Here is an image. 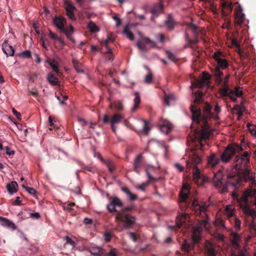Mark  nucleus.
<instances>
[{
  "label": "nucleus",
  "mask_w": 256,
  "mask_h": 256,
  "mask_svg": "<svg viewBox=\"0 0 256 256\" xmlns=\"http://www.w3.org/2000/svg\"><path fill=\"white\" fill-rule=\"evenodd\" d=\"M128 236L132 238V240L134 242H136L137 240V237L136 236V234L132 232H130L128 233Z\"/></svg>",
  "instance_id": "64"
},
{
  "label": "nucleus",
  "mask_w": 256,
  "mask_h": 256,
  "mask_svg": "<svg viewBox=\"0 0 256 256\" xmlns=\"http://www.w3.org/2000/svg\"><path fill=\"white\" fill-rule=\"evenodd\" d=\"M202 93L200 92H198L194 94L195 98L194 100L195 103H200L202 102Z\"/></svg>",
  "instance_id": "45"
},
{
  "label": "nucleus",
  "mask_w": 256,
  "mask_h": 256,
  "mask_svg": "<svg viewBox=\"0 0 256 256\" xmlns=\"http://www.w3.org/2000/svg\"><path fill=\"white\" fill-rule=\"evenodd\" d=\"M189 190L188 186H183L182 190L180 193V197L182 202H184L188 198Z\"/></svg>",
  "instance_id": "32"
},
{
  "label": "nucleus",
  "mask_w": 256,
  "mask_h": 256,
  "mask_svg": "<svg viewBox=\"0 0 256 256\" xmlns=\"http://www.w3.org/2000/svg\"><path fill=\"white\" fill-rule=\"evenodd\" d=\"M22 186L30 194L35 195L36 193V190L32 188H30L26 186H25L24 184L22 185Z\"/></svg>",
  "instance_id": "52"
},
{
  "label": "nucleus",
  "mask_w": 256,
  "mask_h": 256,
  "mask_svg": "<svg viewBox=\"0 0 256 256\" xmlns=\"http://www.w3.org/2000/svg\"><path fill=\"white\" fill-rule=\"evenodd\" d=\"M163 10V6L161 4H157L154 5L151 10V13L152 16V19L154 20L155 17L157 16L160 14L162 13Z\"/></svg>",
  "instance_id": "24"
},
{
  "label": "nucleus",
  "mask_w": 256,
  "mask_h": 256,
  "mask_svg": "<svg viewBox=\"0 0 256 256\" xmlns=\"http://www.w3.org/2000/svg\"><path fill=\"white\" fill-rule=\"evenodd\" d=\"M160 130L164 134H168L172 128V124L168 122H166L160 127Z\"/></svg>",
  "instance_id": "34"
},
{
  "label": "nucleus",
  "mask_w": 256,
  "mask_h": 256,
  "mask_svg": "<svg viewBox=\"0 0 256 256\" xmlns=\"http://www.w3.org/2000/svg\"><path fill=\"white\" fill-rule=\"evenodd\" d=\"M232 219L234 220V226L236 229L239 230L241 225L240 220L236 218H233Z\"/></svg>",
  "instance_id": "51"
},
{
  "label": "nucleus",
  "mask_w": 256,
  "mask_h": 256,
  "mask_svg": "<svg viewBox=\"0 0 256 256\" xmlns=\"http://www.w3.org/2000/svg\"><path fill=\"white\" fill-rule=\"evenodd\" d=\"M63 32H64L66 36L72 34L74 32V28L72 26H70L68 28H64V29L62 30Z\"/></svg>",
  "instance_id": "46"
},
{
  "label": "nucleus",
  "mask_w": 256,
  "mask_h": 256,
  "mask_svg": "<svg viewBox=\"0 0 256 256\" xmlns=\"http://www.w3.org/2000/svg\"><path fill=\"white\" fill-rule=\"evenodd\" d=\"M86 0H76V2L78 4L79 6L82 8H86L85 6Z\"/></svg>",
  "instance_id": "61"
},
{
  "label": "nucleus",
  "mask_w": 256,
  "mask_h": 256,
  "mask_svg": "<svg viewBox=\"0 0 256 256\" xmlns=\"http://www.w3.org/2000/svg\"><path fill=\"white\" fill-rule=\"evenodd\" d=\"M88 27L90 32H96L100 30L99 28L92 21H90L88 24Z\"/></svg>",
  "instance_id": "40"
},
{
  "label": "nucleus",
  "mask_w": 256,
  "mask_h": 256,
  "mask_svg": "<svg viewBox=\"0 0 256 256\" xmlns=\"http://www.w3.org/2000/svg\"><path fill=\"white\" fill-rule=\"evenodd\" d=\"M212 57L215 63L214 64V68L211 69L212 76L217 86H221L224 83V78L228 74L224 76L222 70L228 68V62L224 58L223 54L220 51L214 52Z\"/></svg>",
  "instance_id": "3"
},
{
  "label": "nucleus",
  "mask_w": 256,
  "mask_h": 256,
  "mask_svg": "<svg viewBox=\"0 0 256 256\" xmlns=\"http://www.w3.org/2000/svg\"><path fill=\"white\" fill-rule=\"evenodd\" d=\"M250 155L248 152H245L240 156H236L234 159L236 162L234 167L237 170L245 168L250 162Z\"/></svg>",
  "instance_id": "12"
},
{
  "label": "nucleus",
  "mask_w": 256,
  "mask_h": 256,
  "mask_svg": "<svg viewBox=\"0 0 256 256\" xmlns=\"http://www.w3.org/2000/svg\"><path fill=\"white\" fill-rule=\"evenodd\" d=\"M148 43L151 44L152 46L154 47L156 46V42H154L150 40L148 38H143V42H138L136 45L140 50L146 52V51H147V48L146 46V44H148Z\"/></svg>",
  "instance_id": "19"
},
{
  "label": "nucleus",
  "mask_w": 256,
  "mask_h": 256,
  "mask_svg": "<svg viewBox=\"0 0 256 256\" xmlns=\"http://www.w3.org/2000/svg\"><path fill=\"white\" fill-rule=\"evenodd\" d=\"M72 64L74 65V69L78 73H83L84 70L82 68V65L76 60H72Z\"/></svg>",
  "instance_id": "37"
},
{
  "label": "nucleus",
  "mask_w": 256,
  "mask_h": 256,
  "mask_svg": "<svg viewBox=\"0 0 256 256\" xmlns=\"http://www.w3.org/2000/svg\"><path fill=\"white\" fill-rule=\"evenodd\" d=\"M249 131L252 136H256V126H252L249 128Z\"/></svg>",
  "instance_id": "62"
},
{
  "label": "nucleus",
  "mask_w": 256,
  "mask_h": 256,
  "mask_svg": "<svg viewBox=\"0 0 256 256\" xmlns=\"http://www.w3.org/2000/svg\"><path fill=\"white\" fill-rule=\"evenodd\" d=\"M122 190L124 192L127 194L130 200L134 201L138 199V196L136 194L131 192L127 187L122 188Z\"/></svg>",
  "instance_id": "33"
},
{
  "label": "nucleus",
  "mask_w": 256,
  "mask_h": 256,
  "mask_svg": "<svg viewBox=\"0 0 256 256\" xmlns=\"http://www.w3.org/2000/svg\"><path fill=\"white\" fill-rule=\"evenodd\" d=\"M64 5L67 16L72 20H74L76 18L74 14V10H76V7L68 0L64 2Z\"/></svg>",
  "instance_id": "17"
},
{
  "label": "nucleus",
  "mask_w": 256,
  "mask_h": 256,
  "mask_svg": "<svg viewBox=\"0 0 256 256\" xmlns=\"http://www.w3.org/2000/svg\"><path fill=\"white\" fill-rule=\"evenodd\" d=\"M123 34L124 35L126 36L130 40H133L134 38V34L132 32H130L129 30V26L126 25L124 26Z\"/></svg>",
  "instance_id": "41"
},
{
  "label": "nucleus",
  "mask_w": 256,
  "mask_h": 256,
  "mask_svg": "<svg viewBox=\"0 0 256 256\" xmlns=\"http://www.w3.org/2000/svg\"><path fill=\"white\" fill-rule=\"evenodd\" d=\"M235 22L238 25H241L244 20L245 15L242 12V8L240 4L234 11Z\"/></svg>",
  "instance_id": "16"
},
{
  "label": "nucleus",
  "mask_w": 256,
  "mask_h": 256,
  "mask_svg": "<svg viewBox=\"0 0 256 256\" xmlns=\"http://www.w3.org/2000/svg\"><path fill=\"white\" fill-rule=\"evenodd\" d=\"M212 106L208 103L205 104L203 108V114H202L201 110L196 106L192 105L190 110L192 114V117L193 122L199 125L201 128L198 131V129L194 130L196 136L198 138L200 146V150H204V144L203 143L208 140L210 136V126L208 124V119L212 118L213 113L212 112Z\"/></svg>",
  "instance_id": "1"
},
{
  "label": "nucleus",
  "mask_w": 256,
  "mask_h": 256,
  "mask_svg": "<svg viewBox=\"0 0 256 256\" xmlns=\"http://www.w3.org/2000/svg\"><path fill=\"white\" fill-rule=\"evenodd\" d=\"M202 162V158L195 152L192 153L187 166L192 168L193 180L198 186L203 185L208 180L207 178L202 172L198 166Z\"/></svg>",
  "instance_id": "5"
},
{
  "label": "nucleus",
  "mask_w": 256,
  "mask_h": 256,
  "mask_svg": "<svg viewBox=\"0 0 256 256\" xmlns=\"http://www.w3.org/2000/svg\"><path fill=\"white\" fill-rule=\"evenodd\" d=\"M112 18L114 20H115L116 22V27H118L122 24L121 20L117 16H112Z\"/></svg>",
  "instance_id": "63"
},
{
  "label": "nucleus",
  "mask_w": 256,
  "mask_h": 256,
  "mask_svg": "<svg viewBox=\"0 0 256 256\" xmlns=\"http://www.w3.org/2000/svg\"><path fill=\"white\" fill-rule=\"evenodd\" d=\"M242 146L238 144H234L231 146H228L221 154L220 156V160L224 163H226L232 158L236 152H240L242 150Z\"/></svg>",
  "instance_id": "9"
},
{
  "label": "nucleus",
  "mask_w": 256,
  "mask_h": 256,
  "mask_svg": "<svg viewBox=\"0 0 256 256\" xmlns=\"http://www.w3.org/2000/svg\"><path fill=\"white\" fill-rule=\"evenodd\" d=\"M54 23L56 26L60 30L64 29L66 24V19L63 16H56L54 18Z\"/></svg>",
  "instance_id": "22"
},
{
  "label": "nucleus",
  "mask_w": 256,
  "mask_h": 256,
  "mask_svg": "<svg viewBox=\"0 0 256 256\" xmlns=\"http://www.w3.org/2000/svg\"><path fill=\"white\" fill-rule=\"evenodd\" d=\"M174 100V96L173 95H166L164 98V104L167 106H170V101Z\"/></svg>",
  "instance_id": "49"
},
{
  "label": "nucleus",
  "mask_w": 256,
  "mask_h": 256,
  "mask_svg": "<svg viewBox=\"0 0 256 256\" xmlns=\"http://www.w3.org/2000/svg\"><path fill=\"white\" fill-rule=\"evenodd\" d=\"M234 92V95H236L237 97H241L243 94L242 90V88L240 87L236 88Z\"/></svg>",
  "instance_id": "50"
},
{
  "label": "nucleus",
  "mask_w": 256,
  "mask_h": 256,
  "mask_svg": "<svg viewBox=\"0 0 256 256\" xmlns=\"http://www.w3.org/2000/svg\"><path fill=\"white\" fill-rule=\"evenodd\" d=\"M49 64L55 72L57 74L59 72V69L58 64L55 61L49 62Z\"/></svg>",
  "instance_id": "48"
},
{
  "label": "nucleus",
  "mask_w": 256,
  "mask_h": 256,
  "mask_svg": "<svg viewBox=\"0 0 256 256\" xmlns=\"http://www.w3.org/2000/svg\"><path fill=\"white\" fill-rule=\"evenodd\" d=\"M203 80H202L200 82H198V86L202 87L205 85H208L209 80L211 78V76L206 72H203Z\"/></svg>",
  "instance_id": "29"
},
{
  "label": "nucleus",
  "mask_w": 256,
  "mask_h": 256,
  "mask_svg": "<svg viewBox=\"0 0 256 256\" xmlns=\"http://www.w3.org/2000/svg\"><path fill=\"white\" fill-rule=\"evenodd\" d=\"M6 188L8 192L12 194L18 191V184L16 182H12L6 185Z\"/></svg>",
  "instance_id": "28"
},
{
  "label": "nucleus",
  "mask_w": 256,
  "mask_h": 256,
  "mask_svg": "<svg viewBox=\"0 0 256 256\" xmlns=\"http://www.w3.org/2000/svg\"><path fill=\"white\" fill-rule=\"evenodd\" d=\"M242 175L246 181H253L254 180V174L250 170L246 168L242 170Z\"/></svg>",
  "instance_id": "26"
},
{
  "label": "nucleus",
  "mask_w": 256,
  "mask_h": 256,
  "mask_svg": "<svg viewBox=\"0 0 256 256\" xmlns=\"http://www.w3.org/2000/svg\"><path fill=\"white\" fill-rule=\"evenodd\" d=\"M20 56L23 58H30L31 57V52L30 50H26L21 52Z\"/></svg>",
  "instance_id": "55"
},
{
  "label": "nucleus",
  "mask_w": 256,
  "mask_h": 256,
  "mask_svg": "<svg viewBox=\"0 0 256 256\" xmlns=\"http://www.w3.org/2000/svg\"><path fill=\"white\" fill-rule=\"evenodd\" d=\"M4 150H5L6 154L9 156L14 154V151L11 150V148L8 146L4 147Z\"/></svg>",
  "instance_id": "56"
},
{
  "label": "nucleus",
  "mask_w": 256,
  "mask_h": 256,
  "mask_svg": "<svg viewBox=\"0 0 256 256\" xmlns=\"http://www.w3.org/2000/svg\"><path fill=\"white\" fill-rule=\"evenodd\" d=\"M230 241L233 246L231 256H246L247 252L244 249L240 248V236L237 233L232 232L230 234Z\"/></svg>",
  "instance_id": "8"
},
{
  "label": "nucleus",
  "mask_w": 256,
  "mask_h": 256,
  "mask_svg": "<svg viewBox=\"0 0 256 256\" xmlns=\"http://www.w3.org/2000/svg\"><path fill=\"white\" fill-rule=\"evenodd\" d=\"M192 208L194 211L196 216H200L203 214L204 216H206V212L207 206L205 204L201 205L199 204L197 200L194 199L192 202Z\"/></svg>",
  "instance_id": "13"
},
{
  "label": "nucleus",
  "mask_w": 256,
  "mask_h": 256,
  "mask_svg": "<svg viewBox=\"0 0 256 256\" xmlns=\"http://www.w3.org/2000/svg\"><path fill=\"white\" fill-rule=\"evenodd\" d=\"M142 125H143V128L141 130H140L138 131V132L141 134H148L150 130V128L148 126V123L146 120H142Z\"/></svg>",
  "instance_id": "36"
},
{
  "label": "nucleus",
  "mask_w": 256,
  "mask_h": 256,
  "mask_svg": "<svg viewBox=\"0 0 256 256\" xmlns=\"http://www.w3.org/2000/svg\"><path fill=\"white\" fill-rule=\"evenodd\" d=\"M234 198H236L238 204L243 213L250 216L252 220L256 217V211L251 208L254 206L256 208V189L248 188L243 193L242 196L238 198V196L234 194Z\"/></svg>",
  "instance_id": "2"
},
{
  "label": "nucleus",
  "mask_w": 256,
  "mask_h": 256,
  "mask_svg": "<svg viewBox=\"0 0 256 256\" xmlns=\"http://www.w3.org/2000/svg\"><path fill=\"white\" fill-rule=\"evenodd\" d=\"M212 182L214 186L218 188L221 192L224 193L228 191L230 186L234 188L240 186L242 180L239 176L235 174H228L226 180H224L222 172L219 170L214 174Z\"/></svg>",
  "instance_id": "4"
},
{
  "label": "nucleus",
  "mask_w": 256,
  "mask_h": 256,
  "mask_svg": "<svg viewBox=\"0 0 256 256\" xmlns=\"http://www.w3.org/2000/svg\"><path fill=\"white\" fill-rule=\"evenodd\" d=\"M230 78V74H228L224 78V83L222 84L219 89V92L222 96H229L230 99L234 102L237 101L236 98L234 96V92L229 88L228 82Z\"/></svg>",
  "instance_id": "10"
},
{
  "label": "nucleus",
  "mask_w": 256,
  "mask_h": 256,
  "mask_svg": "<svg viewBox=\"0 0 256 256\" xmlns=\"http://www.w3.org/2000/svg\"><path fill=\"white\" fill-rule=\"evenodd\" d=\"M107 198L109 202L106 205V208L109 212L114 213L117 214L118 211L116 209V208H121L123 207L124 204L122 201L116 196H109L107 195Z\"/></svg>",
  "instance_id": "11"
},
{
  "label": "nucleus",
  "mask_w": 256,
  "mask_h": 256,
  "mask_svg": "<svg viewBox=\"0 0 256 256\" xmlns=\"http://www.w3.org/2000/svg\"><path fill=\"white\" fill-rule=\"evenodd\" d=\"M122 119V116L118 114L113 115L111 119L110 118L108 114H104L103 118V122L104 124L110 123V124H115L120 123Z\"/></svg>",
  "instance_id": "15"
},
{
  "label": "nucleus",
  "mask_w": 256,
  "mask_h": 256,
  "mask_svg": "<svg viewBox=\"0 0 256 256\" xmlns=\"http://www.w3.org/2000/svg\"><path fill=\"white\" fill-rule=\"evenodd\" d=\"M48 36L53 40H58L60 42H62L61 39L55 34L53 33L51 30H49Z\"/></svg>",
  "instance_id": "54"
},
{
  "label": "nucleus",
  "mask_w": 256,
  "mask_h": 256,
  "mask_svg": "<svg viewBox=\"0 0 256 256\" xmlns=\"http://www.w3.org/2000/svg\"><path fill=\"white\" fill-rule=\"evenodd\" d=\"M29 80L34 82L38 78V76L35 73L31 74L29 75Z\"/></svg>",
  "instance_id": "60"
},
{
  "label": "nucleus",
  "mask_w": 256,
  "mask_h": 256,
  "mask_svg": "<svg viewBox=\"0 0 256 256\" xmlns=\"http://www.w3.org/2000/svg\"><path fill=\"white\" fill-rule=\"evenodd\" d=\"M2 50L7 56H13L14 53V50L9 44L7 41H4L2 44Z\"/></svg>",
  "instance_id": "23"
},
{
  "label": "nucleus",
  "mask_w": 256,
  "mask_h": 256,
  "mask_svg": "<svg viewBox=\"0 0 256 256\" xmlns=\"http://www.w3.org/2000/svg\"><path fill=\"white\" fill-rule=\"evenodd\" d=\"M134 206H130L126 207H122L120 210L117 212L115 216L116 221L118 223L122 222L123 228L128 229L133 226L136 222V218L132 215L126 213L133 210Z\"/></svg>",
  "instance_id": "6"
},
{
  "label": "nucleus",
  "mask_w": 256,
  "mask_h": 256,
  "mask_svg": "<svg viewBox=\"0 0 256 256\" xmlns=\"http://www.w3.org/2000/svg\"><path fill=\"white\" fill-rule=\"evenodd\" d=\"M135 98L134 100V106L131 109L132 112H135L138 108L139 104L140 102V98L139 94L138 92L134 93Z\"/></svg>",
  "instance_id": "30"
},
{
  "label": "nucleus",
  "mask_w": 256,
  "mask_h": 256,
  "mask_svg": "<svg viewBox=\"0 0 256 256\" xmlns=\"http://www.w3.org/2000/svg\"><path fill=\"white\" fill-rule=\"evenodd\" d=\"M145 68L147 70H148V74H146L144 76V82L146 84H150L152 82V79H153V76H152V72L150 70V69L148 68H147V66H145Z\"/></svg>",
  "instance_id": "43"
},
{
  "label": "nucleus",
  "mask_w": 256,
  "mask_h": 256,
  "mask_svg": "<svg viewBox=\"0 0 256 256\" xmlns=\"http://www.w3.org/2000/svg\"><path fill=\"white\" fill-rule=\"evenodd\" d=\"M0 225L11 228L12 230L16 229V226L12 222L7 218L1 216H0Z\"/></svg>",
  "instance_id": "25"
},
{
  "label": "nucleus",
  "mask_w": 256,
  "mask_h": 256,
  "mask_svg": "<svg viewBox=\"0 0 256 256\" xmlns=\"http://www.w3.org/2000/svg\"><path fill=\"white\" fill-rule=\"evenodd\" d=\"M204 252L207 256H216L217 251L212 243L206 241L204 246Z\"/></svg>",
  "instance_id": "18"
},
{
  "label": "nucleus",
  "mask_w": 256,
  "mask_h": 256,
  "mask_svg": "<svg viewBox=\"0 0 256 256\" xmlns=\"http://www.w3.org/2000/svg\"><path fill=\"white\" fill-rule=\"evenodd\" d=\"M166 25L168 28V29L172 30L174 29L176 22L174 21L172 16L171 14H169L168 16L167 20L166 21Z\"/></svg>",
  "instance_id": "35"
},
{
  "label": "nucleus",
  "mask_w": 256,
  "mask_h": 256,
  "mask_svg": "<svg viewBox=\"0 0 256 256\" xmlns=\"http://www.w3.org/2000/svg\"><path fill=\"white\" fill-rule=\"evenodd\" d=\"M226 214L228 218H232L234 215V208L232 206H227L226 208Z\"/></svg>",
  "instance_id": "39"
},
{
  "label": "nucleus",
  "mask_w": 256,
  "mask_h": 256,
  "mask_svg": "<svg viewBox=\"0 0 256 256\" xmlns=\"http://www.w3.org/2000/svg\"><path fill=\"white\" fill-rule=\"evenodd\" d=\"M244 104L242 102L240 105L239 104H236L234 107V110H236L237 112L244 110Z\"/></svg>",
  "instance_id": "57"
},
{
  "label": "nucleus",
  "mask_w": 256,
  "mask_h": 256,
  "mask_svg": "<svg viewBox=\"0 0 256 256\" xmlns=\"http://www.w3.org/2000/svg\"><path fill=\"white\" fill-rule=\"evenodd\" d=\"M214 224L220 229H226L224 221L221 218H217L215 221Z\"/></svg>",
  "instance_id": "44"
},
{
  "label": "nucleus",
  "mask_w": 256,
  "mask_h": 256,
  "mask_svg": "<svg viewBox=\"0 0 256 256\" xmlns=\"http://www.w3.org/2000/svg\"><path fill=\"white\" fill-rule=\"evenodd\" d=\"M221 6L222 8V16H226L227 13L225 11H227L231 12L233 10V3L231 0H220Z\"/></svg>",
  "instance_id": "14"
},
{
  "label": "nucleus",
  "mask_w": 256,
  "mask_h": 256,
  "mask_svg": "<svg viewBox=\"0 0 256 256\" xmlns=\"http://www.w3.org/2000/svg\"><path fill=\"white\" fill-rule=\"evenodd\" d=\"M114 37L113 36L112 34H110V35L108 36L106 39L103 40L101 44L103 46H106V50H108V52H111L112 50L108 46V44L110 43L113 42H114Z\"/></svg>",
  "instance_id": "27"
},
{
  "label": "nucleus",
  "mask_w": 256,
  "mask_h": 256,
  "mask_svg": "<svg viewBox=\"0 0 256 256\" xmlns=\"http://www.w3.org/2000/svg\"><path fill=\"white\" fill-rule=\"evenodd\" d=\"M66 240V244H69L70 246H72V248H74L75 247V242L68 236H66L65 237Z\"/></svg>",
  "instance_id": "53"
},
{
  "label": "nucleus",
  "mask_w": 256,
  "mask_h": 256,
  "mask_svg": "<svg viewBox=\"0 0 256 256\" xmlns=\"http://www.w3.org/2000/svg\"><path fill=\"white\" fill-rule=\"evenodd\" d=\"M220 158L215 154H212L208 159V164L212 168L216 166L220 161Z\"/></svg>",
  "instance_id": "21"
},
{
  "label": "nucleus",
  "mask_w": 256,
  "mask_h": 256,
  "mask_svg": "<svg viewBox=\"0 0 256 256\" xmlns=\"http://www.w3.org/2000/svg\"><path fill=\"white\" fill-rule=\"evenodd\" d=\"M167 54H168V58L170 60H172V61H174V62H176L177 61L178 59L176 58L175 54H174L173 53L170 52H168Z\"/></svg>",
  "instance_id": "58"
},
{
  "label": "nucleus",
  "mask_w": 256,
  "mask_h": 256,
  "mask_svg": "<svg viewBox=\"0 0 256 256\" xmlns=\"http://www.w3.org/2000/svg\"><path fill=\"white\" fill-rule=\"evenodd\" d=\"M106 164L108 166V170L110 172H113L115 170V166L112 162L110 160H108L105 162Z\"/></svg>",
  "instance_id": "47"
},
{
  "label": "nucleus",
  "mask_w": 256,
  "mask_h": 256,
  "mask_svg": "<svg viewBox=\"0 0 256 256\" xmlns=\"http://www.w3.org/2000/svg\"><path fill=\"white\" fill-rule=\"evenodd\" d=\"M143 159L142 154H139L134 160V170L138 174L140 172V168L142 166Z\"/></svg>",
  "instance_id": "20"
},
{
  "label": "nucleus",
  "mask_w": 256,
  "mask_h": 256,
  "mask_svg": "<svg viewBox=\"0 0 256 256\" xmlns=\"http://www.w3.org/2000/svg\"><path fill=\"white\" fill-rule=\"evenodd\" d=\"M192 240L188 242L187 240H184L181 249L182 251L184 252L187 256H194L195 252L192 251L194 250V247L195 244L198 243L200 239V232L197 231H194L192 234Z\"/></svg>",
  "instance_id": "7"
},
{
  "label": "nucleus",
  "mask_w": 256,
  "mask_h": 256,
  "mask_svg": "<svg viewBox=\"0 0 256 256\" xmlns=\"http://www.w3.org/2000/svg\"><path fill=\"white\" fill-rule=\"evenodd\" d=\"M90 252L95 256H104V250L98 247H92L90 249Z\"/></svg>",
  "instance_id": "31"
},
{
  "label": "nucleus",
  "mask_w": 256,
  "mask_h": 256,
  "mask_svg": "<svg viewBox=\"0 0 256 256\" xmlns=\"http://www.w3.org/2000/svg\"><path fill=\"white\" fill-rule=\"evenodd\" d=\"M106 256H118L116 250L115 248H112L109 252L105 254Z\"/></svg>",
  "instance_id": "59"
},
{
  "label": "nucleus",
  "mask_w": 256,
  "mask_h": 256,
  "mask_svg": "<svg viewBox=\"0 0 256 256\" xmlns=\"http://www.w3.org/2000/svg\"><path fill=\"white\" fill-rule=\"evenodd\" d=\"M48 80L52 86H58V79L52 74L48 75Z\"/></svg>",
  "instance_id": "42"
},
{
  "label": "nucleus",
  "mask_w": 256,
  "mask_h": 256,
  "mask_svg": "<svg viewBox=\"0 0 256 256\" xmlns=\"http://www.w3.org/2000/svg\"><path fill=\"white\" fill-rule=\"evenodd\" d=\"M187 217L186 214H184L176 219V226L178 228H180L182 224L185 222V220Z\"/></svg>",
  "instance_id": "38"
}]
</instances>
